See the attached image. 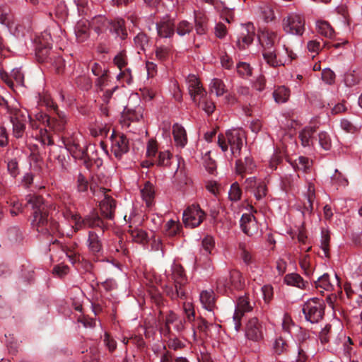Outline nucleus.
Instances as JSON below:
<instances>
[{
  "mask_svg": "<svg viewBox=\"0 0 362 362\" xmlns=\"http://www.w3.org/2000/svg\"><path fill=\"white\" fill-rule=\"evenodd\" d=\"M25 199L27 204L30 205L34 210L32 225L39 233L42 234L52 235L59 233L62 235L66 234L67 236H72L74 233L87 228H99L103 231L106 227L104 221L95 210L91 211L84 217L79 214L66 210L63 212V216L71 225V229L70 232L66 233L58 223L48 218L42 197L28 194Z\"/></svg>",
  "mask_w": 362,
  "mask_h": 362,
  "instance_id": "obj_1",
  "label": "nucleus"
},
{
  "mask_svg": "<svg viewBox=\"0 0 362 362\" xmlns=\"http://www.w3.org/2000/svg\"><path fill=\"white\" fill-rule=\"evenodd\" d=\"M283 35L278 31L262 28L258 31L257 38L262 49V56L266 62L276 67L284 65L296 58V54L283 44V51L286 57L281 56V52L276 51L275 46L280 44Z\"/></svg>",
  "mask_w": 362,
  "mask_h": 362,
  "instance_id": "obj_2",
  "label": "nucleus"
},
{
  "mask_svg": "<svg viewBox=\"0 0 362 362\" xmlns=\"http://www.w3.org/2000/svg\"><path fill=\"white\" fill-rule=\"evenodd\" d=\"M245 139V135L243 129H230L226 132V137L223 135L218 136V145L223 152H226L229 144L231 155L237 157L240 155Z\"/></svg>",
  "mask_w": 362,
  "mask_h": 362,
  "instance_id": "obj_3",
  "label": "nucleus"
},
{
  "mask_svg": "<svg viewBox=\"0 0 362 362\" xmlns=\"http://www.w3.org/2000/svg\"><path fill=\"white\" fill-rule=\"evenodd\" d=\"M325 307L322 299L312 298L304 303L303 313L308 321L311 323H317L324 316Z\"/></svg>",
  "mask_w": 362,
  "mask_h": 362,
  "instance_id": "obj_4",
  "label": "nucleus"
},
{
  "mask_svg": "<svg viewBox=\"0 0 362 362\" xmlns=\"http://www.w3.org/2000/svg\"><path fill=\"white\" fill-rule=\"evenodd\" d=\"M282 28L287 34L302 35L305 31V19L300 14L291 13L283 19Z\"/></svg>",
  "mask_w": 362,
  "mask_h": 362,
  "instance_id": "obj_5",
  "label": "nucleus"
},
{
  "mask_svg": "<svg viewBox=\"0 0 362 362\" xmlns=\"http://www.w3.org/2000/svg\"><path fill=\"white\" fill-rule=\"evenodd\" d=\"M244 332L246 339L259 343L264 339L265 328L257 317H252L246 322Z\"/></svg>",
  "mask_w": 362,
  "mask_h": 362,
  "instance_id": "obj_6",
  "label": "nucleus"
},
{
  "mask_svg": "<svg viewBox=\"0 0 362 362\" xmlns=\"http://www.w3.org/2000/svg\"><path fill=\"white\" fill-rule=\"evenodd\" d=\"M255 304L246 294L238 298L233 317L234 328L236 332H238L241 327V318L245 313L251 312L253 310Z\"/></svg>",
  "mask_w": 362,
  "mask_h": 362,
  "instance_id": "obj_7",
  "label": "nucleus"
},
{
  "mask_svg": "<svg viewBox=\"0 0 362 362\" xmlns=\"http://www.w3.org/2000/svg\"><path fill=\"white\" fill-rule=\"evenodd\" d=\"M205 214L198 205H191L183 212L182 220L186 227L199 226L204 218Z\"/></svg>",
  "mask_w": 362,
  "mask_h": 362,
  "instance_id": "obj_8",
  "label": "nucleus"
},
{
  "mask_svg": "<svg viewBox=\"0 0 362 362\" xmlns=\"http://www.w3.org/2000/svg\"><path fill=\"white\" fill-rule=\"evenodd\" d=\"M189 94L194 103H201L202 100L206 95L199 80L194 74H189L186 78Z\"/></svg>",
  "mask_w": 362,
  "mask_h": 362,
  "instance_id": "obj_9",
  "label": "nucleus"
},
{
  "mask_svg": "<svg viewBox=\"0 0 362 362\" xmlns=\"http://www.w3.org/2000/svg\"><path fill=\"white\" fill-rule=\"evenodd\" d=\"M9 119L13 124V136L17 139L22 138L25 129V112L19 108H13Z\"/></svg>",
  "mask_w": 362,
  "mask_h": 362,
  "instance_id": "obj_10",
  "label": "nucleus"
},
{
  "mask_svg": "<svg viewBox=\"0 0 362 362\" xmlns=\"http://www.w3.org/2000/svg\"><path fill=\"white\" fill-rule=\"evenodd\" d=\"M99 192L104 195V198L100 201L99 206L101 215L103 218L112 220L115 217L116 210V201L110 196L106 194L107 189L100 187Z\"/></svg>",
  "mask_w": 362,
  "mask_h": 362,
  "instance_id": "obj_11",
  "label": "nucleus"
},
{
  "mask_svg": "<svg viewBox=\"0 0 362 362\" xmlns=\"http://www.w3.org/2000/svg\"><path fill=\"white\" fill-rule=\"evenodd\" d=\"M254 37L255 27L252 23H248L242 25L237 38V47L240 49H245L252 44Z\"/></svg>",
  "mask_w": 362,
  "mask_h": 362,
  "instance_id": "obj_12",
  "label": "nucleus"
},
{
  "mask_svg": "<svg viewBox=\"0 0 362 362\" xmlns=\"http://www.w3.org/2000/svg\"><path fill=\"white\" fill-rule=\"evenodd\" d=\"M144 109L138 105L131 107L127 105L122 115L121 124L122 127L129 128L131 122H139L143 119Z\"/></svg>",
  "mask_w": 362,
  "mask_h": 362,
  "instance_id": "obj_13",
  "label": "nucleus"
},
{
  "mask_svg": "<svg viewBox=\"0 0 362 362\" xmlns=\"http://www.w3.org/2000/svg\"><path fill=\"white\" fill-rule=\"evenodd\" d=\"M111 149L115 157L121 158L122 155L129 151V140L123 134H112Z\"/></svg>",
  "mask_w": 362,
  "mask_h": 362,
  "instance_id": "obj_14",
  "label": "nucleus"
},
{
  "mask_svg": "<svg viewBox=\"0 0 362 362\" xmlns=\"http://www.w3.org/2000/svg\"><path fill=\"white\" fill-rule=\"evenodd\" d=\"M66 150L71 154L75 159H83L86 152L85 146L82 145L81 140L78 137H70L64 142Z\"/></svg>",
  "mask_w": 362,
  "mask_h": 362,
  "instance_id": "obj_15",
  "label": "nucleus"
},
{
  "mask_svg": "<svg viewBox=\"0 0 362 362\" xmlns=\"http://www.w3.org/2000/svg\"><path fill=\"white\" fill-rule=\"evenodd\" d=\"M243 232L248 236H253L258 233L259 226L255 217L251 214H244L240 221Z\"/></svg>",
  "mask_w": 362,
  "mask_h": 362,
  "instance_id": "obj_16",
  "label": "nucleus"
},
{
  "mask_svg": "<svg viewBox=\"0 0 362 362\" xmlns=\"http://www.w3.org/2000/svg\"><path fill=\"white\" fill-rule=\"evenodd\" d=\"M156 30L160 38H170L175 34L174 20L168 16L163 18L156 23Z\"/></svg>",
  "mask_w": 362,
  "mask_h": 362,
  "instance_id": "obj_17",
  "label": "nucleus"
},
{
  "mask_svg": "<svg viewBox=\"0 0 362 362\" xmlns=\"http://www.w3.org/2000/svg\"><path fill=\"white\" fill-rule=\"evenodd\" d=\"M199 298L203 308L209 313L207 317L215 318L214 310L216 308V304L214 291L212 290L203 291L200 293Z\"/></svg>",
  "mask_w": 362,
  "mask_h": 362,
  "instance_id": "obj_18",
  "label": "nucleus"
},
{
  "mask_svg": "<svg viewBox=\"0 0 362 362\" xmlns=\"http://www.w3.org/2000/svg\"><path fill=\"white\" fill-rule=\"evenodd\" d=\"M166 278L168 282L173 281L177 286H183L187 281L182 267L176 264L171 267L170 272H166Z\"/></svg>",
  "mask_w": 362,
  "mask_h": 362,
  "instance_id": "obj_19",
  "label": "nucleus"
},
{
  "mask_svg": "<svg viewBox=\"0 0 362 362\" xmlns=\"http://www.w3.org/2000/svg\"><path fill=\"white\" fill-rule=\"evenodd\" d=\"M90 26V23L86 20L82 19L76 23L74 33L78 42H83L89 38Z\"/></svg>",
  "mask_w": 362,
  "mask_h": 362,
  "instance_id": "obj_20",
  "label": "nucleus"
},
{
  "mask_svg": "<svg viewBox=\"0 0 362 362\" xmlns=\"http://www.w3.org/2000/svg\"><path fill=\"white\" fill-rule=\"evenodd\" d=\"M107 30L114 35L115 38L124 40L127 37V32L125 28L124 21L121 18L110 20V26H108Z\"/></svg>",
  "mask_w": 362,
  "mask_h": 362,
  "instance_id": "obj_21",
  "label": "nucleus"
},
{
  "mask_svg": "<svg viewBox=\"0 0 362 362\" xmlns=\"http://www.w3.org/2000/svg\"><path fill=\"white\" fill-rule=\"evenodd\" d=\"M236 173L243 176L244 174L252 173L256 169V164L250 156H245L244 161L238 160L235 163Z\"/></svg>",
  "mask_w": 362,
  "mask_h": 362,
  "instance_id": "obj_22",
  "label": "nucleus"
},
{
  "mask_svg": "<svg viewBox=\"0 0 362 362\" xmlns=\"http://www.w3.org/2000/svg\"><path fill=\"white\" fill-rule=\"evenodd\" d=\"M57 115L58 118L49 117V123L47 124V127H48L50 131L59 132L64 129L67 120L66 116L64 112L57 111Z\"/></svg>",
  "mask_w": 362,
  "mask_h": 362,
  "instance_id": "obj_23",
  "label": "nucleus"
},
{
  "mask_svg": "<svg viewBox=\"0 0 362 362\" xmlns=\"http://www.w3.org/2000/svg\"><path fill=\"white\" fill-rule=\"evenodd\" d=\"M316 132L315 127H305L299 133V139L303 147H311L314 144V134Z\"/></svg>",
  "mask_w": 362,
  "mask_h": 362,
  "instance_id": "obj_24",
  "label": "nucleus"
},
{
  "mask_svg": "<svg viewBox=\"0 0 362 362\" xmlns=\"http://www.w3.org/2000/svg\"><path fill=\"white\" fill-rule=\"evenodd\" d=\"M174 141L177 146L183 148L187 143V133L185 128L176 123L173 127Z\"/></svg>",
  "mask_w": 362,
  "mask_h": 362,
  "instance_id": "obj_25",
  "label": "nucleus"
},
{
  "mask_svg": "<svg viewBox=\"0 0 362 362\" xmlns=\"http://www.w3.org/2000/svg\"><path fill=\"white\" fill-rule=\"evenodd\" d=\"M90 24L93 30L98 35H100L108 30L110 20L103 16H98L92 19Z\"/></svg>",
  "mask_w": 362,
  "mask_h": 362,
  "instance_id": "obj_26",
  "label": "nucleus"
},
{
  "mask_svg": "<svg viewBox=\"0 0 362 362\" xmlns=\"http://www.w3.org/2000/svg\"><path fill=\"white\" fill-rule=\"evenodd\" d=\"M210 327H214L216 329H219L221 327V326L218 324L209 323L202 317H199L197 320L196 325L192 326L194 339H196V330H198L200 333L206 335Z\"/></svg>",
  "mask_w": 362,
  "mask_h": 362,
  "instance_id": "obj_27",
  "label": "nucleus"
},
{
  "mask_svg": "<svg viewBox=\"0 0 362 362\" xmlns=\"http://www.w3.org/2000/svg\"><path fill=\"white\" fill-rule=\"evenodd\" d=\"M127 232L130 235V238L135 243L144 244L148 240L147 233L141 228H133L132 226H129Z\"/></svg>",
  "mask_w": 362,
  "mask_h": 362,
  "instance_id": "obj_28",
  "label": "nucleus"
},
{
  "mask_svg": "<svg viewBox=\"0 0 362 362\" xmlns=\"http://www.w3.org/2000/svg\"><path fill=\"white\" fill-rule=\"evenodd\" d=\"M87 243L89 251L93 255H97L102 250V243L99 236L93 231H89Z\"/></svg>",
  "mask_w": 362,
  "mask_h": 362,
  "instance_id": "obj_29",
  "label": "nucleus"
},
{
  "mask_svg": "<svg viewBox=\"0 0 362 362\" xmlns=\"http://www.w3.org/2000/svg\"><path fill=\"white\" fill-rule=\"evenodd\" d=\"M284 283L288 286H296L298 288L303 289L308 284L303 278L296 273H291L286 274L284 277Z\"/></svg>",
  "mask_w": 362,
  "mask_h": 362,
  "instance_id": "obj_30",
  "label": "nucleus"
},
{
  "mask_svg": "<svg viewBox=\"0 0 362 362\" xmlns=\"http://www.w3.org/2000/svg\"><path fill=\"white\" fill-rule=\"evenodd\" d=\"M141 194L146 206L150 207L154 200L155 190L153 185L149 182H146L143 189H141Z\"/></svg>",
  "mask_w": 362,
  "mask_h": 362,
  "instance_id": "obj_31",
  "label": "nucleus"
},
{
  "mask_svg": "<svg viewBox=\"0 0 362 362\" xmlns=\"http://www.w3.org/2000/svg\"><path fill=\"white\" fill-rule=\"evenodd\" d=\"M315 284L316 288L320 293H323L324 291H331L334 288V285L331 283L329 276L327 274H324L318 277L317 280L315 281Z\"/></svg>",
  "mask_w": 362,
  "mask_h": 362,
  "instance_id": "obj_32",
  "label": "nucleus"
},
{
  "mask_svg": "<svg viewBox=\"0 0 362 362\" xmlns=\"http://www.w3.org/2000/svg\"><path fill=\"white\" fill-rule=\"evenodd\" d=\"M165 292L168 296H169L173 300L177 298H182L185 296V293L182 288V286H177L174 284V287L172 286L166 285L165 287Z\"/></svg>",
  "mask_w": 362,
  "mask_h": 362,
  "instance_id": "obj_33",
  "label": "nucleus"
},
{
  "mask_svg": "<svg viewBox=\"0 0 362 362\" xmlns=\"http://www.w3.org/2000/svg\"><path fill=\"white\" fill-rule=\"evenodd\" d=\"M0 23L6 25L10 32H13L16 29L12 14L6 10H0Z\"/></svg>",
  "mask_w": 362,
  "mask_h": 362,
  "instance_id": "obj_34",
  "label": "nucleus"
},
{
  "mask_svg": "<svg viewBox=\"0 0 362 362\" xmlns=\"http://www.w3.org/2000/svg\"><path fill=\"white\" fill-rule=\"evenodd\" d=\"M290 96V92L285 86L278 87L273 93L274 100L277 103H286Z\"/></svg>",
  "mask_w": 362,
  "mask_h": 362,
  "instance_id": "obj_35",
  "label": "nucleus"
},
{
  "mask_svg": "<svg viewBox=\"0 0 362 362\" xmlns=\"http://www.w3.org/2000/svg\"><path fill=\"white\" fill-rule=\"evenodd\" d=\"M317 32L328 38L334 37V32L331 25L326 21H318L317 23Z\"/></svg>",
  "mask_w": 362,
  "mask_h": 362,
  "instance_id": "obj_36",
  "label": "nucleus"
},
{
  "mask_svg": "<svg viewBox=\"0 0 362 362\" xmlns=\"http://www.w3.org/2000/svg\"><path fill=\"white\" fill-rule=\"evenodd\" d=\"M135 46L141 50L145 52L149 47V40L148 36L144 33H138L134 38Z\"/></svg>",
  "mask_w": 362,
  "mask_h": 362,
  "instance_id": "obj_37",
  "label": "nucleus"
},
{
  "mask_svg": "<svg viewBox=\"0 0 362 362\" xmlns=\"http://www.w3.org/2000/svg\"><path fill=\"white\" fill-rule=\"evenodd\" d=\"M91 70L95 76H99L98 83H103L107 78V70L105 65H102L99 63H94L92 66Z\"/></svg>",
  "mask_w": 362,
  "mask_h": 362,
  "instance_id": "obj_38",
  "label": "nucleus"
},
{
  "mask_svg": "<svg viewBox=\"0 0 362 362\" xmlns=\"http://www.w3.org/2000/svg\"><path fill=\"white\" fill-rule=\"evenodd\" d=\"M210 90L211 93H215L216 96H221L226 92V87L223 82L218 78H214L210 84Z\"/></svg>",
  "mask_w": 362,
  "mask_h": 362,
  "instance_id": "obj_39",
  "label": "nucleus"
},
{
  "mask_svg": "<svg viewBox=\"0 0 362 362\" xmlns=\"http://www.w3.org/2000/svg\"><path fill=\"white\" fill-rule=\"evenodd\" d=\"M230 279L231 286L235 289H241L243 286V277L240 272L233 270L228 275Z\"/></svg>",
  "mask_w": 362,
  "mask_h": 362,
  "instance_id": "obj_40",
  "label": "nucleus"
},
{
  "mask_svg": "<svg viewBox=\"0 0 362 362\" xmlns=\"http://www.w3.org/2000/svg\"><path fill=\"white\" fill-rule=\"evenodd\" d=\"M172 155L168 151L159 152L156 163L158 166L168 167L171 164Z\"/></svg>",
  "mask_w": 362,
  "mask_h": 362,
  "instance_id": "obj_41",
  "label": "nucleus"
},
{
  "mask_svg": "<svg viewBox=\"0 0 362 362\" xmlns=\"http://www.w3.org/2000/svg\"><path fill=\"white\" fill-rule=\"evenodd\" d=\"M194 28L192 23L187 21L183 20L179 22L176 26V32L180 36H185V35L189 34Z\"/></svg>",
  "mask_w": 362,
  "mask_h": 362,
  "instance_id": "obj_42",
  "label": "nucleus"
},
{
  "mask_svg": "<svg viewBox=\"0 0 362 362\" xmlns=\"http://www.w3.org/2000/svg\"><path fill=\"white\" fill-rule=\"evenodd\" d=\"M180 230V223L173 219L169 220L165 226V235L168 236L173 237L176 235Z\"/></svg>",
  "mask_w": 362,
  "mask_h": 362,
  "instance_id": "obj_43",
  "label": "nucleus"
},
{
  "mask_svg": "<svg viewBox=\"0 0 362 362\" xmlns=\"http://www.w3.org/2000/svg\"><path fill=\"white\" fill-rule=\"evenodd\" d=\"M233 288L230 284V278L228 279L227 276H221L216 281V289L220 293H226L228 290L230 291Z\"/></svg>",
  "mask_w": 362,
  "mask_h": 362,
  "instance_id": "obj_44",
  "label": "nucleus"
},
{
  "mask_svg": "<svg viewBox=\"0 0 362 362\" xmlns=\"http://www.w3.org/2000/svg\"><path fill=\"white\" fill-rule=\"evenodd\" d=\"M288 344L282 337L276 338L273 344V351L276 354L280 355L287 351Z\"/></svg>",
  "mask_w": 362,
  "mask_h": 362,
  "instance_id": "obj_45",
  "label": "nucleus"
},
{
  "mask_svg": "<svg viewBox=\"0 0 362 362\" xmlns=\"http://www.w3.org/2000/svg\"><path fill=\"white\" fill-rule=\"evenodd\" d=\"M242 191L238 182H234L231 185L230 189L228 192V197L233 202H237L240 199Z\"/></svg>",
  "mask_w": 362,
  "mask_h": 362,
  "instance_id": "obj_46",
  "label": "nucleus"
},
{
  "mask_svg": "<svg viewBox=\"0 0 362 362\" xmlns=\"http://www.w3.org/2000/svg\"><path fill=\"white\" fill-rule=\"evenodd\" d=\"M318 141L324 150H329L332 147V141L329 135L325 132H321L318 134Z\"/></svg>",
  "mask_w": 362,
  "mask_h": 362,
  "instance_id": "obj_47",
  "label": "nucleus"
},
{
  "mask_svg": "<svg viewBox=\"0 0 362 362\" xmlns=\"http://www.w3.org/2000/svg\"><path fill=\"white\" fill-rule=\"evenodd\" d=\"M359 81L360 76L354 71L348 72L344 76V83L346 86L351 87L357 84Z\"/></svg>",
  "mask_w": 362,
  "mask_h": 362,
  "instance_id": "obj_48",
  "label": "nucleus"
},
{
  "mask_svg": "<svg viewBox=\"0 0 362 362\" xmlns=\"http://www.w3.org/2000/svg\"><path fill=\"white\" fill-rule=\"evenodd\" d=\"M170 53V47L166 45L157 47L155 54L158 59L163 61L168 58Z\"/></svg>",
  "mask_w": 362,
  "mask_h": 362,
  "instance_id": "obj_49",
  "label": "nucleus"
},
{
  "mask_svg": "<svg viewBox=\"0 0 362 362\" xmlns=\"http://www.w3.org/2000/svg\"><path fill=\"white\" fill-rule=\"evenodd\" d=\"M239 249L240 250V257L246 264H250L252 262V257L250 251L247 250L245 243L239 244Z\"/></svg>",
  "mask_w": 362,
  "mask_h": 362,
  "instance_id": "obj_50",
  "label": "nucleus"
},
{
  "mask_svg": "<svg viewBox=\"0 0 362 362\" xmlns=\"http://www.w3.org/2000/svg\"><path fill=\"white\" fill-rule=\"evenodd\" d=\"M195 104L199 107H201L208 115L211 114L215 110L214 103L212 101L209 100L206 95L202 100L199 105L198 103Z\"/></svg>",
  "mask_w": 362,
  "mask_h": 362,
  "instance_id": "obj_51",
  "label": "nucleus"
},
{
  "mask_svg": "<svg viewBox=\"0 0 362 362\" xmlns=\"http://www.w3.org/2000/svg\"><path fill=\"white\" fill-rule=\"evenodd\" d=\"M183 310L187 321L189 322H194L195 320V313L192 304L189 302L184 303Z\"/></svg>",
  "mask_w": 362,
  "mask_h": 362,
  "instance_id": "obj_52",
  "label": "nucleus"
},
{
  "mask_svg": "<svg viewBox=\"0 0 362 362\" xmlns=\"http://www.w3.org/2000/svg\"><path fill=\"white\" fill-rule=\"evenodd\" d=\"M267 186L264 182H259L255 187L254 194L257 200L262 199L267 194Z\"/></svg>",
  "mask_w": 362,
  "mask_h": 362,
  "instance_id": "obj_53",
  "label": "nucleus"
},
{
  "mask_svg": "<svg viewBox=\"0 0 362 362\" xmlns=\"http://www.w3.org/2000/svg\"><path fill=\"white\" fill-rule=\"evenodd\" d=\"M11 77H12L14 84L23 86L24 82V75L21 70L18 68L13 69L11 72Z\"/></svg>",
  "mask_w": 362,
  "mask_h": 362,
  "instance_id": "obj_54",
  "label": "nucleus"
},
{
  "mask_svg": "<svg viewBox=\"0 0 362 362\" xmlns=\"http://www.w3.org/2000/svg\"><path fill=\"white\" fill-rule=\"evenodd\" d=\"M264 21L267 23L272 21L275 18L273 9L269 6H264L261 8Z\"/></svg>",
  "mask_w": 362,
  "mask_h": 362,
  "instance_id": "obj_55",
  "label": "nucleus"
},
{
  "mask_svg": "<svg viewBox=\"0 0 362 362\" xmlns=\"http://www.w3.org/2000/svg\"><path fill=\"white\" fill-rule=\"evenodd\" d=\"M114 63L122 70L127 64V57L124 51L118 53L114 58Z\"/></svg>",
  "mask_w": 362,
  "mask_h": 362,
  "instance_id": "obj_56",
  "label": "nucleus"
},
{
  "mask_svg": "<svg viewBox=\"0 0 362 362\" xmlns=\"http://www.w3.org/2000/svg\"><path fill=\"white\" fill-rule=\"evenodd\" d=\"M238 73L242 76H250L252 70L250 64L245 62H240L236 66Z\"/></svg>",
  "mask_w": 362,
  "mask_h": 362,
  "instance_id": "obj_57",
  "label": "nucleus"
},
{
  "mask_svg": "<svg viewBox=\"0 0 362 362\" xmlns=\"http://www.w3.org/2000/svg\"><path fill=\"white\" fill-rule=\"evenodd\" d=\"M310 160L304 156H300L295 160V167L303 171H305L310 167Z\"/></svg>",
  "mask_w": 362,
  "mask_h": 362,
  "instance_id": "obj_58",
  "label": "nucleus"
},
{
  "mask_svg": "<svg viewBox=\"0 0 362 362\" xmlns=\"http://www.w3.org/2000/svg\"><path fill=\"white\" fill-rule=\"evenodd\" d=\"M307 47L309 52L313 54V57H314L315 54H317L321 50L320 42L316 40L309 41Z\"/></svg>",
  "mask_w": 362,
  "mask_h": 362,
  "instance_id": "obj_59",
  "label": "nucleus"
},
{
  "mask_svg": "<svg viewBox=\"0 0 362 362\" xmlns=\"http://www.w3.org/2000/svg\"><path fill=\"white\" fill-rule=\"evenodd\" d=\"M322 80L329 84H331L334 79V73L329 69H324L321 73Z\"/></svg>",
  "mask_w": 362,
  "mask_h": 362,
  "instance_id": "obj_60",
  "label": "nucleus"
},
{
  "mask_svg": "<svg viewBox=\"0 0 362 362\" xmlns=\"http://www.w3.org/2000/svg\"><path fill=\"white\" fill-rule=\"evenodd\" d=\"M158 146L155 141H149L147 146L146 155L148 158H156Z\"/></svg>",
  "mask_w": 362,
  "mask_h": 362,
  "instance_id": "obj_61",
  "label": "nucleus"
},
{
  "mask_svg": "<svg viewBox=\"0 0 362 362\" xmlns=\"http://www.w3.org/2000/svg\"><path fill=\"white\" fill-rule=\"evenodd\" d=\"M34 119L40 124L47 127V124L49 123V116L46 113L40 111L35 113Z\"/></svg>",
  "mask_w": 362,
  "mask_h": 362,
  "instance_id": "obj_62",
  "label": "nucleus"
},
{
  "mask_svg": "<svg viewBox=\"0 0 362 362\" xmlns=\"http://www.w3.org/2000/svg\"><path fill=\"white\" fill-rule=\"evenodd\" d=\"M8 171L12 177H15L18 174V165L15 159H12L8 162Z\"/></svg>",
  "mask_w": 362,
  "mask_h": 362,
  "instance_id": "obj_63",
  "label": "nucleus"
},
{
  "mask_svg": "<svg viewBox=\"0 0 362 362\" xmlns=\"http://www.w3.org/2000/svg\"><path fill=\"white\" fill-rule=\"evenodd\" d=\"M88 181L82 174H79L77 180V188L78 192H86L88 189Z\"/></svg>",
  "mask_w": 362,
  "mask_h": 362,
  "instance_id": "obj_64",
  "label": "nucleus"
}]
</instances>
